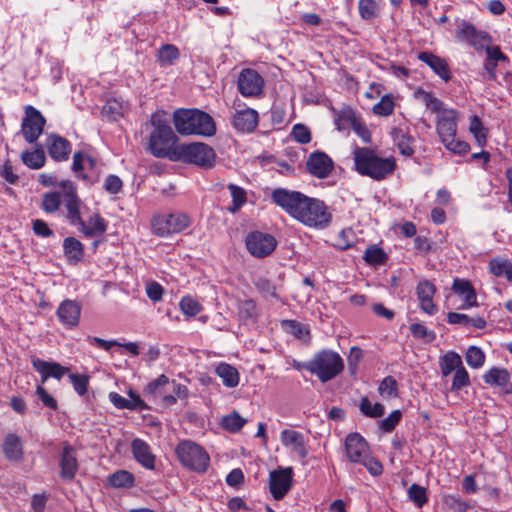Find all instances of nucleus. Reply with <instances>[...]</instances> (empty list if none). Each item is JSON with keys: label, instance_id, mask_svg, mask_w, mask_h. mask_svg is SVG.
<instances>
[{"label": "nucleus", "instance_id": "dca6fc26", "mask_svg": "<svg viewBox=\"0 0 512 512\" xmlns=\"http://www.w3.org/2000/svg\"><path fill=\"white\" fill-rule=\"evenodd\" d=\"M333 167L332 159L321 151L311 153L306 162L307 171L319 179L326 178L333 170Z\"/></svg>", "mask_w": 512, "mask_h": 512}, {"label": "nucleus", "instance_id": "0eeeda50", "mask_svg": "<svg viewBox=\"0 0 512 512\" xmlns=\"http://www.w3.org/2000/svg\"><path fill=\"white\" fill-rule=\"evenodd\" d=\"M144 394L150 400H160L164 406L169 407L174 405L178 399L186 398L188 389L185 385L170 380L162 374L148 383L144 389Z\"/></svg>", "mask_w": 512, "mask_h": 512}, {"label": "nucleus", "instance_id": "c756f323", "mask_svg": "<svg viewBox=\"0 0 512 512\" xmlns=\"http://www.w3.org/2000/svg\"><path fill=\"white\" fill-rule=\"evenodd\" d=\"M77 227L86 237L92 238L104 234L107 230V223L100 214L95 213L87 222L82 220V224Z\"/></svg>", "mask_w": 512, "mask_h": 512}, {"label": "nucleus", "instance_id": "052dcab7", "mask_svg": "<svg viewBox=\"0 0 512 512\" xmlns=\"http://www.w3.org/2000/svg\"><path fill=\"white\" fill-rule=\"evenodd\" d=\"M401 419V411L394 410L386 418L382 419L379 422V427L383 432L389 433L396 427V425L401 421Z\"/></svg>", "mask_w": 512, "mask_h": 512}, {"label": "nucleus", "instance_id": "3c124183", "mask_svg": "<svg viewBox=\"0 0 512 512\" xmlns=\"http://www.w3.org/2000/svg\"><path fill=\"white\" fill-rule=\"evenodd\" d=\"M281 325L286 332L294 335L298 339H304L309 335L308 329L296 320H283Z\"/></svg>", "mask_w": 512, "mask_h": 512}, {"label": "nucleus", "instance_id": "ddd939ff", "mask_svg": "<svg viewBox=\"0 0 512 512\" xmlns=\"http://www.w3.org/2000/svg\"><path fill=\"white\" fill-rule=\"evenodd\" d=\"M60 187L63 189V202L66 208V217L71 225L78 226L82 224L81 206L82 202L78 198L76 188L71 181H62Z\"/></svg>", "mask_w": 512, "mask_h": 512}, {"label": "nucleus", "instance_id": "f704fd0d", "mask_svg": "<svg viewBox=\"0 0 512 512\" xmlns=\"http://www.w3.org/2000/svg\"><path fill=\"white\" fill-rule=\"evenodd\" d=\"M469 132L475 138L480 147L487 143L488 129L484 126L482 120L477 115H471L469 118Z\"/></svg>", "mask_w": 512, "mask_h": 512}, {"label": "nucleus", "instance_id": "680f3d73", "mask_svg": "<svg viewBox=\"0 0 512 512\" xmlns=\"http://www.w3.org/2000/svg\"><path fill=\"white\" fill-rule=\"evenodd\" d=\"M239 315L243 319H255L258 316L257 304L252 299L244 300L239 305Z\"/></svg>", "mask_w": 512, "mask_h": 512}, {"label": "nucleus", "instance_id": "603ef678", "mask_svg": "<svg viewBox=\"0 0 512 512\" xmlns=\"http://www.w3.org/2000/svg\"><path fill=\"white\" fill-rule=\"evenodd\" d=\"M410 332L413 337L421 339L426 343H431L436 339V333L421 323L412 324L410 326Z\"/></svg>", "mask_w": 512, "mask_h": 512}, {"label": "nucleus", "instance_id": "20e7f679", "mask_svg": "<svg viewBox=\"0 0 512 512\" xmlns=\"http://www.w3.org/2000/svg\"><path fill=\"white\" fill-rule=\"evenodd\" d=\"M355 170L363 176L381 181L391 176L396 169V160L393 156L380 157L374 150L366 147L356 148L353 151Z\"/></svg>", "mask_w": 512, "mask_h": 512}, {"label": "nucleus", "instance_id": "6ab92c4d", "mask_svg": "<svg viewBox=\"0 0 512 512\" xmlns=\"http://www.w3.org/2000/svg\"><path fill=\"white\" fill-rule=\"evenodd\" d=\"M81 308L79 302L66 299L60 303L56 314L64 327L74 328L79 324Z\"/></svg>", "mask_w": 512, "mask_h": 512}, {"label": "nucleus", "instance_id": "09e8293b", "mask_svg": "<svg viewBox=\"0 0 512 512\" xmlns=\"http://www.w3.org/2000/svg\"><path fill=\"white\" fill-rule=\"evenodd\" d=\"M467 364L471 368H480L485 362V354L481 348L477 346H470L465 354Z\"/></svg>", "mask_w": 512, "mask_h": 512}, {"label": "nucleus", "instance_id": "5fc2aeb1", "mask_svg": "<svg viewBox=\"0 0 512 512\" xmlns=\"http://www.w3.org/2000/svg\"><path fill=\"white\" fill-rule=\"evenodd\" d=\"M359 14L364 20H372L378 16V5L375 0H359Z\"/></svg>", "mask_w": 512, "mask_h": 512}, {"label": "nucleus", "instance_id": "f8f14e48", "mask_svg": "<svg viewBox=\"0 0 512 512\" xmlns=\"http://www.w3.org/2000/svg\"><path fill=\"white\" fill-rule=\"evenodd\" d=\"M245 244L253 256L264 258L275 250L277 241L271 234L253 231L246 236Z\"/></svg>", "mask_w": 512, "mask_h": 512}, {"label": "nucleus", "instance_id": "72a5a7b5", "mask_svg": "<svg viewBox=\"0 0 512 512\" xmlns=\"http://www.w3.org/2000/svg\"><path fill=\"white\" fill-rule=\"evenodd\" d=\"M180 57V51L174 44H163L157 53V61L161 67L172 66Z\"/></svg>", "mask_w": 512, "mask_h": 512}, {"label": "nucleus", "instance_id": "b1692460", "mask_svg": "<svg viewBox=\"0 0 512 512\" xmlns=\"http://www.w3.org/2000/svg\"><path fill=\"white\" fill-rule=\"evenodd\" d=\"M131 450L134 459L148 470L155 469L156 457L151 451L150 445L140 438L133 439Z\"/></svg>", "mask_w": 512, "mask_h": 512}, {"label": "nucleus", "instance_id": "c9c22d12", "mask_svg": "<svg viewBox=\"0 0 512 512\" xmlns=\"http://www.w3.org/2000/svg\"><path fill=\"white\" fill-rule=\"evenodd\" d=\"M108 481L113 488H131L134 486L135 477L127 470H118L109 476Z\"/></svg>", "mask_w": 512, "mask_h": 512}, {"label": "nucleus", "instance_id": "7c9ffc66", "mask_svg": "<svg viewBox=\"0 0 512 512\" xmlns=\"http://www.w3.org/2000/svg\"><path fill=\"white\" fill-rule=\"evenodd\" d=\"M63 252L69 264H78L84 257V245L74 237L63 240Z\"/></svg>", "mask_w": 512, "mask_h": 512}, {"label": "nucleus", "instance_id": "69168bd1", "mask_svg": "<svg viewBox=\"0 0 512 512\" xmlns=\"http://www.w3.org/2000/svg\"><path fill=\"white\" fill-rule=\"evenodd\" d=\"M291 135L301 144H307L311 141V132L308 127L303 124H295L292 128Z\"/></svg>", "mask_w": 512, "mask_h": 512}, {"label": "nucleus", "instance_id": "393cba45", "mask_svg": "<svg viewBox=\"0 0 512 512\" xmlns=\"http://www.w3.org/2000/svg\"><path fill=\"white\" fill-rule=\"evenodd\" d=\"M258 117V112L252 108L236 110L233 115L232 124L236 130L250 133L257 127Z\"/></svg>", "mask_w": 512, "mask_h": 512}, {"label": "nucleus", "instance_id": "338daca9", "mask_svg": "<svg viewBox=\"0 0 512 512\" xmlns=\"http://www.w3.org/2000/svg\"><path fill=\"white\" fill-rule=\"evenodd\" d=\"M353 131L362 139L364 143L371 142V133L365 123L359 119L356 115L351 124Z\"/></svg>", "mask_w": 512, "mask_h": 512}, {"label": "nucleus", "instance_id": "cd10ccee", "mask_svg": "<svg viewBox=\"0 0 512 512\" xmlns=\"http://www.w3.org/2000/svg\"><path fill=\"white\" fill-rule=\"evenodd\" d=\"M418 59L428 65L443 81L448 82L451 79L448 64L443 58L425 51L418 54Z\"/></svg>", "mask_w": 512, "mask_h": 512}, {"label": "nucleus", "instance_id": "f257e3e1", "mask_svg": "<svg viewBox=\"0 0 512 512\" xmlns=\"http://www.w3.org/2000/svg\"><path fill=\"white\" fill-rule=\"evenodd\" d=\"M271 199L291 217L310 228L324 229L332 221V214L324 201L299 191L277 188L273 190Z\"/></svg>", "mask_w": 512, "mask_h": 512}, {"label": "nucleus", "instance_id": "473e14b6", "mask_svg": "<svg viewBox=\"0 0 512 512\" xmlns=\"http://www.w3.org/2000/svg\"><path fill=\"white\" fill-rule=\"evenodd\" d=\"M439 366L443 377L449 376L453 371L463 367L462 359L460 355L454 351L447 352L439 360Z\"/></svg>", "mask_w": 512, "mask_h": 512}, {"label": "nucleus", "instance_id": "bb28decb", "mask_svg": "<svg viewBox=\"0 0 512 512\" xmlns=\"http://www.w3.org/2000/svg\"><path fill=\"white\" fill-rule=\"evenodd\" d=\"M435 292L436 288L434 284L428 280L419 282L416 287V294L420 303V308L428 315H434L437 310L433 301Z\"/></svg>", "mask_w": 512, "mask_h": 512}, {"label": "nucleus", "instance_id": "4d7b16f0", "mask_svg": "<svg viewBox=\"0 0 512 512\" xmlns=\"http://www.w3.org/2000/svg\"><path fill=\"white\" fill-rule=\"evenodd\" d=\"M228 189L230 190L233 204L231 211L235 212L246 203V192L243 188L235 184H229Z\"/></svg>", "mask_w": 512, "mask_h": 512}, {"label": "nucleus", "instance_id": "de8ad7c7", "mask_svg": "<svg viewBox=\"0 0 512 512\" xmlns=\"http://www.w3.org/2000/svg\"><path fill=\"white\" fill-rule=\"evenodd\" d=\"M394 97L391 94H385L381 100L373 106V113L378 116H390L394 112Z\"/></svg>", "mask_w": 512, "mask_h": 512}, {"label": "nucleus", "instance_id": "c03bdc74", "mask_svg": "<svg viewBox=\"0 0 512 512\" xmlns=\"http://www.w3.org/2000/svg\"><path fill=\"white\" fill-rule=\"evenodd\" d=\"M359 410L366 417L379 418L384 415L385 408L381 403L372 404L367 397H362Z\"/></svg>", "mask_w": 512, "mask_h": 512}, {"label": "nucleus", "instance_id": "a18cd8bd", "mask_svg": "<svg viewBox=\"0 0 512 512\" xmlns=\"http://www.w3.org/2000/svg\"><path fill=\"white\" fill-rule=\"evenodd\" d=\"M378 393L384 399L398 396V384L392 376H386L378 386Z\"/></svg>", "mask_w": 512, "mask_h": 512}, {"label": "nucleus", "instance_id": "39448f33", "mask_svg": "<svg viewBox=\"0 0 512 512\" xmlns=\"http://www.w3.org/2000/svg\"><path fill=\"white\" fill-rule=\"evenodd\" d=\"M173 123L180 135L212 137L216 134V123L212 116L199 109L175 110Z\"/></svg>", "mask_w": 512, "mask_h": 512}, {"label": "nucleus", "instance_id": "ea45409f", "mask_svg": "<svg viewBox=\"0 0 512 512\" xmlns=\"http://www.w3.org/2000/svg\"><path fill=\"white\" fill-rule=\"evenodd\" d=\"M483 379L490 385L505 386L510 380V374L504 368L494 367L484 374Z\"/></svg>", "mask_w": 512, "mask_h": 512}, {"label": "nucleus", "instance_id": "c85d7f7f", "mask_svg": "<svg viewBox=\"0 0 512 512\" xmlns=\"http://www.w3.org/2000/svg\"><path fill=\"white\" fill-rule=\"evenodd\" d=\"M3 453L9 461H20L23 458V444L15 433H8L3 441Z\"/></svg>", "mask_w": 512, "mask_h": 512}, {"label": "nucleus", "instance_id": "bf43d9fd", "mask_svg": "<svg viewBox=\"0 0 512 512\" xmlns=\"http://www.w3.org/2000/svg\"><path fill=\"white\" fill-rule=\"evenodd\" d=\"M443 503L449 510L453 512H467V510L470 508L468 503L462 501L456 495H445L443 497Z\"/></svg>", "mask_w": 512, "mask_h": 512}, {"label": "nucleus", "instance_id": "7ed1b4c3", "mask_svg": "<svg viewBox=\"0 0 512 512\" xmlns=\"http://www.w3.org/2000/svg\"><path fill=\"white\" fill-rule=\"evenodd\" d=\"M150 128L147 151L156 158H167L172 161L173 153L176 152L178 137L170 126L167 112L157 110L145 124Z\"/></svg>", "mask_w": 512, "mask_h": 512}, {"label": "nucleus", "instance_id": "2eb2a0df", "mask_svg": "<svg viewBox=\"0 0 512 512\" xmlns=\"http://www.w3.org/2000/svg\"><path fill=\"white\" fill-rule=\"evenodd\" d=\"M293 483V470L291 467L277 469L270 472L269 488L275 500H281L289 492Z\"/></svg>", "mask_w": 512, "mask_h": 512}, {"label": "nucleus", "instance_id": "4be33fe9", "mask_svg": "<svg viewBox=\"0 0 512 512\" xmlns=\"http://www.w3.org/2000/svg\"><path fill=\"white\" fill-rule=\"evenodd\" d=\"M452 291L463 301L459 306V309L467 310L478 306L476 291L468 280L459 278L454 279Z\"/></svg>", "mask_w": 512, "mask_h": 512}, {"label": "nucleus", "instance_id": "79ce46f5", "mask_svg": "<svg viewBox=\"0 0 512 512\" xmlns=\"http://www.w3.org/2000/svg\"><path fill=\"white\" fill-rule=\"evenodd\" d=\"M246 422V419L241 417L238 412L233 411L232 413L222 417L221 426L228 432L236 433L241 430Z\"/></svg>", "mask_w": 512, "mask_h": 512}, {"label": "nucleus", "instance_id": "a878e982", "mask_svg": "<svg viewBox=\"0 0 512 512\" xmlns=\"http://www.w3.org/2000/svg\"><path fill=\"white\" fill-rule=\"evenodd\" d=\"M394 145L399 153L405 157H412L415 153V138L407 129L394 127L390 132Z\"/></svg>", "mask_w": 512, "mask_h": 512}, {"label": "nucleus", "instance_id": "49530a36", "mask_svg": "<svg viewBox=\"0 0 512 512\" xmlns=\"http://www.w3.org/2000/svg\"><path fill=\"white\" fill-rule=\"evenodd\" d=\"M179 307L182 313L189 318L195 317L202 310L201 304L189 295L183 296L181 298Z\"/></svg>", "mask_w": 512, "mask_h": 512}, {"label": "nucleus", "instance_id": "e2e57ef3", "mask_svg": "<svg viewBox=\"0 0 512 512\" xmlns=\"http://www.w3.org/2000/svg\"><path fill=\"white\" fill-rule=\"evenodd\" d=\"M470 385V378L467 370L465 367H460V369H457V371L454 373L451 390L452 391H459L463 387Z\"/></svg>", "mask_w": 512, "mask_h": 512}, {"label": "nucleus", "instance_id": "2f4dec72", "mask_svg": "<svg viewBox=\"0 0 512 512\" xmlns=\"http://www.w3.org/2000/svg\"><path fill=\"white\" fill-rule=\"evenodd\" d=\"M215 373L219 378H221L224 386L228 388H235L238 386L240 375L234 366L221 362L216 366Z\"/></svg>", "mask_w": 512, "mask_h": 512}, {"label": "nucleus", "instance_id": "a19ab883", "mask_svg": "<svg viewBox=\"0 0 512 512\" xmlns=\"http://www.w3.org/2000/svg\"><path fill=\"white\" fill-rule=\"evenodd\" d=\"M62 202H63V191L62 192H59V191L47 192L42 197L41 208L46 213H54L59 209Z\"/></svg>", "mask_w": 512, "mask_h": 512}, {"label": "nucleus", "instance_id": "9d476101", "mask_svg": "<svg viewBox=\"0 0 512 512\" xmlns=\"http://www.w3.org/2000/svg\"><path fill=\"white\" fill-rule=\"evenodd\" d=\"M190 225L191 217L187 213L179 211L156 215L151 222L153 233L159 237L181 233Z\"/></svg>", "mask_w": 512, "mask_h": 512}, {"label": "nucleus", "instance_id": "8fccbe9b", "mask_svg": "<svg viewBox=\"0 0 512 512\" xmlns=\"http://www.w3.org/2000/svg\"><path fill=\"white\" fill-rule=\"evenodd\" d=\"M408 498L418 508H422L428 502L426 489L418 484H412L409 487Z\"/></svg>", "mask_w": 512, "mask_h": 512}, {"label": "nucleus", "instance_id": "0e129e2a", "mask_svg": "<svg viewBox=\"0 0 512 512\" xmlns=\"http://www.w3.org/2000/svg\"><path fill=\"white\" fill-rule=\"evenodd\" d=\"M358 464L363 465L372 476H379L383 472L381 462L371 456L370 452Z\"/></svg>", "mask_w": 512, "mask_h": 512}, {"label": "nucleus", "instance_id": "f03ea898", "mask_svg": "<svg viewBox=\"0 0 512 512\" xmlns=\"http://www.w3.org/2000/svg\"><path fill=\"white\" fill-rule=\"evenodd\" d=\"M422 96L427 109L436 113V132L444 147L456 155L467 154L470 145L456 137L458 112L453 108L446 107L440 99L430 92L422 91Z\"/></svg>", "mask_w": 512, "mask_h": 512}, {"label": "nucleus", "instance_id": "9b49d317", "mask_svg": "<svg viewBox=\"0 0 512 512\" xmlns=\"http://www.w3.org/2000/svg\"><path fill=\"white\" fill-rule=\"evenodd\" d=\"M46 119L35 107L28 105L25 107V116L21 124V132L24 139L32 144L37 141L43 132Z\"/></svg>", "mask_w": 512, "mask_h": 512}, {"label": "nucleus", "instance_id": "58836bf2", "mask_svg": "<svg viewBox=\"0 0 512 512\" xmlns=\"http://www.w3.org/2000/svg\"><path fill=\"white\" fill-rule=\"evenodd\" d=\"M489 270L494 276H504L508 281L512 282V262L494 258L489 262Z\"/></svg>", "mask_w": 512, "mask_h": 512}, {"label": "nucleus", "instance_id": "423d86ee", "mask_svg": "<svg viewBox=\"0 0 512 512\" xmlns=\"http://www.w3.org/2000/svg\"><path fill=\"white\" fill-rule=\"evenodd\" d=\"M216 158V152L210 145L203 142H191L178 144L172 161L183 162L207 170L215 166Z\"/></svg>", "mask_w": 512, "mask_h": 512}, {"label": "nucleus", "instance_id": "13d9d810", "mask_svg": "<svg viewBox=\"0 0 512 512\" xmlns=\"http://www.w3.org/2000/svg\"><path fill=\"white\" fill-rule=\"evenodd\" d=\"M255 287L263 296H269L278 299L276 286L267 278L259 277L254 282Z\"/></svg>", "mask_w": 512, "mask_h": 512}, {"label": "nucleus", "instance_id": "412c9836", "mask_svg": "<svg viewBox=\"0 0 512 512\" xmlns=\"http://www.w3.org/2000/svg\"><path fill=\"white\" fill-rule=\"evenodd\" d=\"M46 147L49 156L56 162L68 160L71 153V143L56 133L47 136Z\"/></svg>", "mask_w": 512, "mask_h": 512}, {"label": "nucleus", "instance_id": "6e6d98bb", "mask_svg": "<svg viewBox=\"0 0 512 512\" xmlns=\"http://www.w3.org/2000/svg\"><path fill=\"white\" fill-rule=\"evenodd\" d=\"M355 113L352 109L341 110L334 119L335 127L338 131H344L352 124Z\"/></svg>", "mask_w": 512, "mask_h": 512}, {"label": "nucleus", "instance_id": "1a4fd4ad", "mask_svg": "<svg viewBox=\"0 0 512 512\" xmlns=\"http://www.w3.org/2000/svg\"><path fill=\"white\" fill-rule=\"evenodd\" d=\"M179 462L187 469L196 473H205L210 464V456L206 450L190 440L179 442L175 449Z\"/></svg>", "mask_w": 512, "mask_h": 512}, {"label": "nucleus", "instance_id": "6e6552de", "mask_svg": "<svg viewBox=\"0 0 512 512\" xmlns=\"http://www.w3.org/2000/svg\"><path fill=\"white\" fill-rule=\"evenodd\" d=\"M304 368L316 375L321 382L325 383L343 371L344 363L337 352L324 349L316 353L309 362L305 363Z\"/></svg>", "mask_w": 512, "mask_h": 512}, {"label": "nucleus", "instance_id": "e433bc0d", "mask_svg": "<svg viewBox=\"0 0 512 512\" xmlns=\"http://www.w3.org/2000/svg\"><path fill=\"white\" fill-rule=\"evenodd\" d=\"M363 259L370 266H379L386 263L388 256L378 245H369L364 252Z\"/></svg>", "mask_w": 512, "mask_h": 512}, {"label": "nucleus", "instance_id": "a211bd4d", "mask_svg": "<svg viewBox=\"0 0 512 512\" xmlns=\"http://www.w3.org/2000/svg\"><path fill=\"white\" fill-rule=\"evenodd\" d=\"M280 440L284 447L288 448L291 453L297 457L304 459L308 455V449L304 435L296 430L284 429L281 431Z\"/></svg>", "mask_w": 512, "mask_h": 512}, {"label": "nucleus", "instance_id": "774afa93", "mask_svg": "<svg viewBox=\"0 0 512 512\" xmlns=\"http://www.w3.org/2000/svg\"><path fill=\"white\" fill-rule=\"evenodd\" d=\"M476 31L477 29L474 25L467 21H463L456 31V36L458 39L468 42L471 37L476 35Z\"/></svg>", "mask_w": 512, "mask_h": 512}, {"label": "nucleus", "instance_id": "aec40b11", "mask_svg": "<svg viewBox=\"0 0 512 512\" xmlns=\"http://www.w3.org/2000/svg\"><path fill=\"white\" fill-rule=\"evenodd\" d=\"M31 363L34 370L40 374L42 384L49 378L60 380L69 372L68 367H64L57 362L45 361L37 357L32 358Z\"/></svg>", "mask_w": 512, "mask_h": 512}, {"label": "nucleus", "instance_id": "4c0bfd02", "mask_svg": "<svg viewBox=\"0 0 512 512\" xmlns=\"http://www.w3.org/2000/svg\"><path fill=\"white\" fill-rule=\"evenodd\" d=\"M21 160L30 169H40L45 165L46 156L44 150L40 148L22 152Z\"/></svg>", "mask_w": 512, "mask_h": 512}, {"label": "nucleus", "instance_id": "37998d69", "mask_svg": "<svg viewBox=\"0 0 512 512\" xmlns=\"http://www.w3.org/2000/svg\"><path fill=\"white\" fill-rule=\"evenodd\" d=\"M126 110L125 103L117 98H112L107 100L105 105L103 106L102 113L111 118L112 120H117L119 117H122Z\"/></svg>", "mask_w": 512, "mask_h": 512}, {"label": "nucleus", "instance_id": "4468645a", "mask_svg": "<svg viewBox=\"0 0 512 512\" xmlns=\"http://www.w3.org/2000/svg\"><path fill=\"white\" fill-rule=\"evenodd\" d=\"M237 86L242 96L257 97L263 91L264 79L256 70L245 68L238 76Z\"/></svg>", "mask_w": 512, "mask_h": 512}, {"label": "nucleus", "instance_id": "5701e85b", "mask_svg": "<svg viewBox=\"0 0 512 512\" xmlns=\"http://www.w3.org/2000/svg\"><path fill=\"white\" fill-rule=\"evenodd\" d=\"M60 477L63 481L69 482L75 478L78 471V461L75 449L70 445L63 447L60 456Z\"/></svg>", "mask_w": 512, "mask_h": 512}, {"label": "nucleus", "instance_id": "864d4df0", "mask_svg": "<svg viewBox=\"0 0 512 512\" xmlns=\"http://www.w3.org/2000/svg\"><path fill=\"white\" fill-rule=\"evenodd\" d=\"M68 377L70 382L79 396H83L87 393L89 385V376L86 374L69 373Z\"/></svg>", "mask_w": 512, "mask_h": 512}, {"label": "nucleus", "instance_id": "f3484780", "mask_svg": "<svg viewBox=\"0 0 512 512\" xmlns=\"http://www.w3.org/2000/svg\"><path fill=\"white\" fill-rule=\"evenodd\" d=\"M345 452L352 463H359L369 452V445L359 433H350L345 438Z\"/></svg>", "mask_w": 512, "mask_h": 512}]
</instances>
